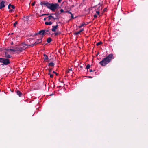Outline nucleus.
Returning <instances> with one entry per match:
<instances>
[{
	"mask_svg": "<svg viewBox=\"0 0 148 148\" xmlns=\"http://www.w3.org/2000/svg\"><path fill=\"white\" fill-rule=\"evenodd\" d=\"M40 5L42 7L46 6L49 9H56L57 8H60L59 4L57 3L54 4L53 3H50L47 1H43L41 2Z\"/></svg>",
	"mask_w": 148,
	"mask_h": 148,
	"instance_id": "nucleus-1",
	"label": "nucleus"
},
{
	"mask_svg": "<svg viewBox=\"0 0 148 148\" xmlns=\"http://www.w3.org/2000/svg\"><path fill=\"white\" fill-rule=\"evenodd\" d=\"M113 58L112 54H109L107 57L103 58L102 60L99 62V64L103 66H104L109 63L111 59Z\"/></svg>",
	"mask_w": 148,
	"mask_h": 148,
	"instance_id": "nucleus-2",
	"label": "nucleus"
},
{
	"mask_svg": "<svg viewBox=\"0 0 148 148\" xmlns=\"http://www.w3.org/2000/svg\"><path fill=\"white\" fill-rule=\"evenodd\" d=\"M0 62L2 63L3 65H8L10 63V62L9 59L4 58H0Z\"/></svg>",
	"mask_w": 148,
	"mask_h": 148,
	"instance_id": "nucleus-3",
	"label": "nucleus"
},
{
	"mask_svg": "<svg viewBox=\"0 0 148 148\" xmlns=\"http://www.w3.org/2000/svg\"><path fill=\"white\" fill-rule=\"evenodd\" d=\"M49 30L50 29H47L45 30H42L39 31V33H42L41 35L43 36L47 34Z\"/></svg>",
	"mask_w": 148,
	"mask_h": 148,
	"instance_id": "nucleus-4",
	"label": "nucleus"
},
{
	"mask_svg": "<svg viewBox=\"0 0 148 148\" xmlns=\"http://www.w3.org/2000/svg\"><path fill=\"white\" fill-rule=\"evenodd\" d=\"M28 45L25 44H22L20 47V52H21L22 50L25 49L28 47Z\"/></svg>",
	"mask_w": 148,
	"mask_h": 148,
	"instance_id": "nucleus-5",
	"label": "nucleus"
},
{
	"mask_svg": "<svg viewBox=\"0 0 148 148\" xmlns=\"http://www.w3.org/2000/svg\"><path fill=\"white\" fill-rule=\"evenodd\" d=\"M54 15H56V16L55 17L53 16H51V15H50L48 16V17H47L48 18V21L50 20H51L52 18H53V19L54 20H56L58 19V14L56 13Z\"/></svg>",
	"mask_w": 148,
	"mask_h": 148,
	"instance_id": "nucleus-6",
	"label": "nucleus"
},
{
	"mask_svg": "<svg viewBox=\"0 0 148 148\" xmlns=\"http://www.w3.org/2000/svg\"><path fill=\"white\" fill-rule=\"evenodd\" d=\"M103 7V6L102 5H101L100 4H99L96 6H94L93 8L96 9H102Z\"/></svg>",
	"mask_w": 148,
	"mask_h": 148,
	"instance_id": "nucleus-7",
	"label": "nucleus"
},
{
	"mask_svg": "<svg viewBox=\"0 0 148 148\" xmlns=\"http://www.w3.org/2000/svg\"><path fill=\"white\" fill-rule=\"evenodd\" d=\"M5 2V1H3L0 3V9H1L5 7L4 3Z\"/></svg>",
	"mask_w": 148,
	"mask_h": 148,
	"instance_id": "nucleus-8",
	"label": "nucleus"
},
{
	"mask_svg": "<svg viewBox=\"0 0 148 148\" xmlns=\"http://www.w3.org/2000/svg\"><path fill=\"white\" fill-rule=\"evenodd\" d=\"M42 37L43 36H42L41 39H37V40L34 43V45H36L37 44L41 43L42 41Z\"/></svg>",
	"mask_w": 148,
	"mask_h": 148,
	"instance_id": "nucleus-9",
	"label": "nucleus"
},
{
	"mask_svg": "<svg viewBox=\"0 0 148 148\" xmlns=\"http://www.w3.org/2000/svg\"><path fill=\"white\" fill-rule=\"evenodd\" d=\"M44 61H46H46L49 62V61H50V60H51V59H50L48 60V57L45 54H44Z\"/></svg>",
	"mask_w": 148,
	"mask_h": 148,
	"instance_id": "nucleus-10",
	"label": "nucleus"
},
{
	"mask_svg": "<svg viewBox=\"0 0 148 148\" xmlns=\"http://www.w3.org/2000/svg\"><path fill=\"white\" fill-rule=\"evenodd\" d=\"M65 12H67V14L68 15H71V19L72 18L73 19V18H76V17H75V18H74L73 17V14H72V13L71 12H70L69 11H65Z\"/></svg>",
	"mask_w": 148,
	"mask_h": 148,
	"instance_id": "nucleus-11",
	"label": "nucleus"
},
{
	"mask_svg": "<svg viewBox=\"0 0 148 148\" xmlns=\"http://www.w3.org/2000/svg\"><path fill=\"white\" fill-rule=\"evenodd\" d=\"M59 80L60 82L61 83H62V85L61 84L60 86H59V87H62V86H64L65 85V84L64 83V79H62L61 80V79H59Z\"/></svg>",
	"mask_w": 148,
	"mask_h": 148,
	"instance_id": "nucleus-12",
	"label": "nucleus"
},
{
	"mask_svg": "<svg viewBox=\"0 0 148 148\" xmlns=\"http://www.w3.org/2000/svg\"><path fill=\"white\" fill-rule=\"evenodd\" d=\"M58 27V25H56V26H53V28L52 29V31L53 32H55Z\"/></svg>",
	"mask_w": 148,
	"mask_h": 148,
	"instance_id": "nucleus-13",
	"label": "nucleus"
},
{
	"mask_svg": "<svg viewBox=\"0 0 148 148\" xmlns=\"http://www.w3.org/2000/svg\"><path fill=\"white\" fill-rule=\"evenodd\" d=\"M19 50L18 49H8L7 50V51H12L13 52H15L16 51H18V50Z\"/></svg>",
	"mask_w": 148,
	"mask_h": 148,
	"instance_id": "nucleus-14",
	"label": "nucleus"
},
{
	"mask_svg": "<svg viewBox=\"0 0 148 148\" xmlns=\"http://www.w3.org/2000/svg\"><path fill=\"white\" fill-rule=\"evenodd\" d=\"M16 93L19 97H21L22 95V93L19 90H17L16 91Z\"/></svg>",
	"mask_w": 148,
	"mask_h": 148,
	"instance_id": "nucleus-15",
	"label": "nucleus"
},
{
	"mask_svg": "<svg viewBox=\"0 0 148 148\" xmlns=\"http://www.w3.org/2000/svg\"><path fill=\"white\" fill-rule=\"evenodd\" d=\"M45 24L46 25H51L52 24V23L51 22H46L45 23Z\"/></svg>",
	"mask_w": 148,
	"mask_h": 148,
	"instance_id": "nucleus-16",
	"label": "nucleus"
},
{
	"mask_svg": "<svg viewBox=\"0 0 148 148\" xmlns=\"http://www.w3.org/2000/svg\"><path fill=\"white\" fill-rule=\"evenodd\" d=\"M48 66L51 67H53L54 66V64L53 62L50 63L48 65Z\"/></svg>",
	"mask_w": 148,
	"mask_h": 148,
	"instance_id": "nucleus-17",
	"label": "nucleus"
},
{
	"mask_svg": "<svg viewBox=\"0 0 148 148\" xmlns=\"http://www.w3.org/2000/svg\"><path fill=\"white\" fill-rule=\"evenodd\" d=\"M52 41V39L50 37L48 38L47 40V42L48 43H50Z\"/></svg>",
	"mask_w": 148,
	"mask_h": 148,
	"instance_id": "nucleus-18",
	"label": "nucleus"
},
{
	"mask_svg": "<svg viewBox=\"0 0 148 148\" xmlns=\"http://www.w3.org/2000/svg\"><path fill=\"white\" fill-rule=\"evenodd\" d=\"M5 57L7 59L11 58V56L10 55L8 54L6 56H5Z\"/></svg>",
	"mask_w": 148,
	"mask_h": 148,
	"instance_id": "nucleus-19",
	"label": "nucleus"
},
{
	"mask_svg": "<svg viewBox=\"0 0 148 148\" xmlns=\"http://www.w3.org/2000/svg\"><path fill=\"white\" fill-rule=\"evenodd\" d=\"M14 49H18V50H18V51H19L20 52V47H15L14 48Z\"/></svg>",
	"mask_w": 148,
	"mask_h": 148,
	"instance_id": "nucleus-20",
	"label": "nucleus"
},
{
	"mask_svg": "<svg viewBox=\"0 0 148 148\" xmlns=\"http://www.w3.org/2000/svg\"><path fill=\"white\" fill-rule=\"evenodd\" d=\"M102 42H100L96 44V45L97 46H98L99 45H100L101 44H102Z\"/></svg>",
	"mask_w": 148,
	"mask_h": 148,
	"instance_id": "nucleus-21",
	"label": "nucleus"
},
{
	"mask_svg": "<svg viewBox=\"0 0 148 148\" xmlns=\"http://www.w3.org/2000/svg\"><path fill=\"white\" fill-rule=\"evenodd\" d=\"M90 65L89 64H88V65H87L86 66V68L87 69H89L90 67Z\"/></svg>",
	"mask_w": 148,
	"mask_h": 148,
	"instance_id": "nucleus-22",
	"label": "nucleus"
},
{
	"mask_svg": "<svg viewBox=\"0 0 148 148\" xmlns=\"http://www.w3.org/2000/svg\"><path fill=\"white\" fill-rule=\"evenodd\" d=\"M17 23H18V22L17 21L15 22V23L14 24V25H13L14 27H15L16 25L17 24Z\"/></svg>",
	"mask_w": 148,
	"mask_h": 148,
	"instance_id": "nucleus-23",
	"label": "nucleus"
},
{
	"mask_svg": "<svg viewBox=\"0 0 148 148\" xmlns=\"http://www.w3.org/2000/svg\"><path fill=\"white\" fill-rule=\"evenodd\" d=\"M39 33V32L38 33H36V34H35V35H38V34H40V35H41L42 33Z\"/></svg>",
	"mask_w": 148,
	"mask_h": 148,
	"instance_id": "nucleus-24",
	"label": "nucleus"
},
{
	"mask_svg": "<svg viewBox=\"0 0 148 148\" xmlns=\"http://www.w3.org/2000/svg\"><path fill=\"white\" fill-rule=\"evenodd\" d=\"M11 4H9L8 5V8L9 9H10V7H11Z\"/></svg>",
	"mask_w": 148,
	"mask_h": 148,
	"instance_id": "nucleus-25",
	"label": "nucleus"
},
{
	"mask_svg": "<svg viewBox=\"0 0 148 148\" xmlns=\"http://www.w3.org/2000/svg\"><path fill=\"white\" fill-rule=\"evenodd\" d=\"M11 4H9L8 5V8L9 9H10V7H11Z\"/></svg>",
	"mask_w": 148,
	"mask_h": 148,
	"instance_id": "nucleus-26",
	"label": "nucleus"
},
{
	"mask_svg": "<svg viewBox=\"0 0 148 148\" xmlns=\"http://www.w3.org/2000/svg\"><path fill=\"white\" fill-rule=\"evenodd\" d=\"M80 32H80V31H79V32H76L75 34L76 35H77V34H79L80 33Z\"/></svg>",
	"mask_w": 148,
	"mask_h": 148,
	"instance_id": "nucleus-27",
	"label": "nucleus"
},
{
	"mask_svg": "<svg viewBox=\"0 0 148 148\" xmlns=\"http://www.w3.org/2000/svg\"><path fill=\"white\" fill-rule=\"evenodd\" d=\"M34 45H35V46L36 45H34V43L33 44H32V45H28V46H30L31 47H32Z\"/></svg>",
	"mask_w": 148,
	"mask_h": 148,
	"instance_id": "nucleus-28",
	"label": "nucleus"
},
{
	"mask_svg": "<svg viewBox=\"0 0 148 148\" xmlns=\"http://www.w3.org/2000/svg\"><path fill=\"white\" fill-rule=\"evenodd\" d=\"M50 77L51 78H53V74H51L50 75Z\"/></svg>",
	"mask_w": 148,
	"mask_h": 148,
	"instance_id": "nucleus-29",
	"label": "nucleus"
},
{
	"mask_svg": "<svg viewBox=\"0 0 148 148\" xmlns=\"http://www.w3.org/2000/svg\"><path fill=\"white\" fill-rule=\"evenodd\" d=\"M11 7L13 9H14L15 8V6L14 5H11Z\"/></svg>",
	"mask_w": 148,
	"mask_h": 148,
	"instance_id": "nucleus-30",
	"label": "nucleus"
},
{
	"mask_svg": "<svg viewBox=\"0 0 148 148\" xmlns=\"http://www.w3.org/2000/svg\"><path fill=\"white\" fill-rule=\"evenodd\" d=\"M53 73H54L56 74V75H58V74L56 73V72H55V71H53Z\"/></svg>",
	"mask_w": 148,
	"mask_h": 148,
	"instance_id": "nucleus-31",
	"label": "nucleus"
},
{
	"mask_svg": "<svg viewBox=\"0 0 148 148\" xmlns=\"http://www.w3.org/2000/svg\"><path fill=\"white\" fill-rule=\"evenodd\" d=\"M14 10H9V12L10 13H12L13 12Z\"/></svg>",
	"mask_w": 148,
	"mask_h": 148,
	"instance_id": "nucleus-32",
	"label": "nucleus"
},
{
	"mask_svg": "<svg viewBox=\"0 0 148 148\" xmlns=\"http://www.w3.org/2000/svg\"><path fill=\"white\" fill-rule=\"evenodd\" d=\"M52 70V68H51V69H48V70L49 71V72H50Z\"/></svg>",
	"mask_w": 148,
	"mask_h": 148,
	"instance_id": "nucleus-33",
	"label": "nucleus"
},
{
	"mask_svg": "<svg viewBox=\"0 0 148 148\" xmlns=\"http://www.w3.org/2000/svg\"><path fill=\"white\" fill-rule=\"evenodd\" d=\"M96 12L98 15H99V14L100 12L99 11H96Z\"/></svg>",
	"mask_w": 148,
	"mask_h": 148,
	"instance_id": "nucleus-34",
	"label": "nucleus"
},
{
	"mask_svg": "<svg viewBox=\"0 0 148 148\" xmlns=\"http://www.w3.org/2000/svg\"><path fill=\"white\" fill-rule=\"evenodd\" d=\"M29 18L28 16H27L26 17V20H28Z\"/></svg>",
	"mask_w": 148,
	"mask_h": 148,
	"instance_id": "nucleus-35",
	"label": "nucleus"
},
{
	"mask_svg": "<svg viewBox=\"0 0 148 148\" xmlns=\"http://www.w3.org/2000/svg\"><path fill=\"white\" fill-rule=\"evenodd\" d=\"M35 2L32 3V6L34 5H35Z\"/></svg>",
	"mask_w": 148,
	"mask_h": 148,
	"instance_id": "nucleus-36",
	"label": "nucleus"
},
{
	"mask_svg": "<svg viewBox=\"0 0 148 148\" xmlns=\"http://www.w3.org/2000/svg\"><path fill=\"white\" fill-rule=\"evenodd\" d=\"M84 25V24H82V25H81V26H79V28H81L82 27V26H83V25Z\"/></svg>",
	"mask_w": 148,
	"mask_h": 148,
	"instance_id": "nucleus-37",
	"label": "nucleus"
},
{
	"mask_svg": "<svg viewBox=\"0 0 148 148\" xmlns=\"http://www.w3.org/2000/svg\"><path fill=\"white\" fill-rule=\"evenodd\" d=\"M97 16L96 14H95L94 15V17L95 18H96L97 17Z\"/></svg>",
	"mask_w": 148,
	"mask_h": 148,
	"instance_id": "nucleus-38",
	"label": "nucleus"
},
{
	"mask_svg": "<svg viewBox=\"0 0 148 148\" xmlns=\"http://www.w3.org/2000/svg\"><path fill=\"white\" fill-rule=\"evenodd\" d=\"M60 10V12H61V13H62L63 12H64V10Z\"/></svg>",
	"mask_w": 148,
	"mask_h": 148,
	"instance_id": "nucleus-39",
	"label": "nucleus"
},
{
	"mask_svg": "<svg viewBox=\"0 0 148 148\" xmlns=\"http://www.w3.org/2000/svg\"><path fill=\"white\" fill-rule=\"evenodd\" d=\"M62 1V0H58V3H60Z\"/></svg>",
	"mask_w": 148,
	"mask_h": 148,
	"instance_id": "nucleus-40",
	"label": "nucleus"
},
{
	"mask_svg": "<svg viewBox=\"0 0 148 148\" xmlns=\"http://www.w3.org/2000/svg\"><path fill=\"white\" fill-rule=\"evenodd\" d=\"M7 55H8V54H7V52H5V56H6Z\"/></svg>",
	"mask_w": 148,
	"mask_h": 148,
	"instance_id": "nucleus-41",
	"label": "nucleus"
},
{
	"mask_svg": "<svg viewBox=\"0 0 148 148\" xmlns=\"http://www.w3.org/2000/svg\"><path fill=\"white\" fill-rule=\"evenodd\" d=\"M66 15L67 16H70V17L71 16V15H68V14H67V12H66Z\"/></svg>",
	"mask_w": 148,
	"mask_h": 148,
	"instance_id": "nucleus-42",
	"label": "nucleus"
},
{
	"mask_svg": "<svg viewBox=\"0 0 148 148\" xmlns=\"http://www.w3.org/2000/svg\"><path fill=\"white\" fill-rule=\"evenodd\" d=\"M93 71L92 69H90L89 70V71L90 72H92Z\"/></svg>",
	"mask_w": 148,
	"mask_h": 148,
	"instance_id": "nucleus-43",
	"label": "nucleus"
},
{
	"mask_svg": "<svg viewBox=\"0 0 148 148\" xmlns=\"http://www.w3.org/2000/svg\"><path fill=\"white\" fill-rule=\"evenodd\" d=\"M83 31V29H81L80 30V32H82Z\"/></svg>",
	"mask_w": 148,
	"mask_h": 148,
	"instance_id": "nucleus-44",
	"label": "nucleus"
},
{
	"mask_svg": "<svg viewBox=\"0 0 148 148\" xmlns=\"http://www.w3.org/2000/svg\"><path fill=\"white\" fill-rule=\"evenodd\" d=\"M71 69H69V71H67V73H69V71H71Z\"/></svg>",
	"mask_w": 148,
	"mask_h": 148,
	"instance_id": "nucleus-45",
	"label": "nucleus"
},
{
	"mask_svg": "<svg viewBox=\"0 0 148 148\" xmlns=\"http://www.w3.org/2000/svg\"><path fill=\"white\" fill-rule=\"evenodd\" d=\"M47 18H44V21L46 20V19Z\"/></svg>",
	"mask_w": 148,
	"mask_h": 148,
	"instance_id": "nucleus-46",
	"label": "nucleus"
},
{
	"mask_svg": "<svg viewBox=\"0 0 148 148\" xmlns=\"http://www.w3.org/2000/svg\"><path fill=\"white\" fill-rule=\"evenodd\" d=\"M11 45H13V42H11Z\"/></svg>",
	"mask_w": 148,
	"mask_h": 148,
	"instance_id": "nucleus-47",
	"label": "nucleus"
},
{
	"mask_svg": "<svg viewBox=\"0 0 148 148\" xmlns=\"http://www.w3.org/2000/svg\"><path fill=\"white\" fill-rule=\"evenodd\" d=\"M54 14H52L53 15V16H54V17H56V15H54Z\"/></svg>",
	"mask_w": 148,
	"mask_h": 148,
	"instance_id": "nucleus-48",
	"label": "nucleus"
},
{
	"mask_svg": "<svg viewBox=\"0 0 148 148\" xmlns=\"http://www.w3.org/2000/svg\"><path fill=\"white\" fill-rule=\"evenodd\" d=\"M107 8L106 7H105L103 9H104V10H105V9H107Z\"/></svg>",
	"mask_w": 148,
	"mask_h": 148,
	"instance_id": "nucleus-49",
	"label": "nucleus"
},
{
	"mask_svg": "<svg viewBox=\"0 0 148 148\" xmlns=\"http://www.w3.org/2000/svg\"><path fill=\"white\" fill-rule=\"evenodd\" d=\"M88 77L89 78H92V77L91 76H88Z\"/></svg>",
	"mask_w": 148,
	"mask_h": 148,
	"instance_id": "nucleus-50",
	"label": "nucleus"
},
{
	"mask_svg": "<svg viewBox=\"0 0 148 148\" xmlns=\"http://www.w3.org/2000/svg\"><path fill=\"white\" fill-rule=\"evenodd\" d=\"M50 72H49V73H48V75H50L51 74L50 73Z\"/></svg>",
	"mask_w": 148,
	"mask_h": 148,
	"instance_id": "nucleus-51",
	"label": "nucleus"
},
{
	"mask_svg": "<svg viewBox=\"0 0 148 148\" xmlns=\"http://www.w3.org/2000/svg\"><path fill=\"white\" fill-rule=\"evenodd\" d=\"M55 35H57L58 34L57 33H55Z\"/></svg>",
	"mask_w": 148,
	"mask_h": 148,
	"instance_id": "nucleus-52",
	"label": "nucleus"
},
{
	"mask_svg": "<svg viewBox=\"0 0 148 148\" xmlns=\"http://www.w3.org/2000/svg\"><path fill=\"white\" fill-rule=\"evenodd\" d=\"M46 15V14H43L42 15L43 16V15Z\"/></svg>",
	"mask_w": 148,
	"mask_h": 148,
	"instance_id": "nucleus-53",
	"label": "nucleus"
},
{
	"mask_svg": "<svg viewBox=\"0 0 148 148\" xmlns=\"http://www.w3.org/2000/svg\"><path fill=\"white\" fill-rule=\"evenodd\" d=\"M53 10V11H55V10Z\"/></svg>",
	"mask_w": 148,
	"mask_h": 148,
	"instance_id": "nucleus-54",
	"label": "nucleus"
},
{
	"mask_svg": "<svg viewBox=\"0 0 148 148\" xmlns=\"http://www.w3.org/2000/svg\"><path fill=\"white\" fill-rule=\"evenodd\" d=\"M99 54V53H98L97 54V55H98V54Z\"/></svg>",
	"mask_w": 148,
	"mask_h": 148,
	"instance_id": "nucleus-55",
	"label": "nucleus"
},
{
	"mask_svg": "<svg viewBox=\"0 0 148 148\" xmlns=\"http://www.w3.org/2000/svg\"><path fill=\"white\" fill-rule=\"evenodd\" d=\"M106 11V10H104V12H105V11Z\"/></svg>",
	"mask_w": 148,
	"mask_h": 148,
	"instance_id": "nucleus-56",
	"label": "nucleus"
},
{
	"mask_svg": "<svg viewBox=\"0 0 148 148\" xmlns=\"http://www.w3.org/2000/svg\"><path fill=\"white\" fill-rule=\"evenodd\" d=\"M64 51L65 50V49L64 48Z\"/></svg>",
	"mask_w": 148,
	"mask_h": 148,
	"instance_id": "nucleus-57",
	"label": "nucleus"
},
{
	"mask_svg": "<svg viewBox=\"0 0 148 148\" xmlns=\"http://www.w3.org/2000/svg\"><path fill=\"white\" fill-rule=\"evenodd\" d=\"M25 18V16H24V18Z\"/></svg>",
	"mask_w": 148,
	"mask_h": 148,
	"instance_id": "nucleus-58",
	"label": "nucleus"
},
{
	"mask_svg": "<svg viewBox=\"0 0 148 148\" xmlns=\"http://www.w3.org/2000/svg\"><path fill=\"white\" fill-rule=\"evenodd\" d=\"M50 96H51L52 95H50Z\"/></svg>",
	"mask_w": 148,
	"mask_h": 148,
	"instance_id": "nucleus-59",
	"label": "nucleus"
}]
</instances>
